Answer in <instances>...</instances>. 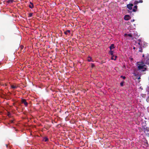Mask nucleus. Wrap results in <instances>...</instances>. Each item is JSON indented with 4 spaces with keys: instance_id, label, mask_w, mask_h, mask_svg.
Returning <instances> with one entry per match:
<instances>
[{
    "instance_id": "obj_17",
    "label": "nucleus",
    "mask_w": 149,
    "mask_h": 149,
    "mask_svg": "<svg viewBox=\"0 0 149 149\" xmlns=\"http://www.w3.org/2000/svg\"><path fill=\"white\" fill-rule=\"evenodd\" d=\"M13 0H9L8 1V2L9 3H12L13 2Z\"/></svg>"
},
{
    "instance_id": "obj_18",
    "label": "nucleus",
    "mask_w": 149,
    "mask_h": 149,
    "mask_svg": "<svg viewBox=\"0 0 149 149\" xmlns=\"http://www.w3.org/2000/svg\"><path fill=\"white\" fill-rule=\"evenodd\" d=\"M33 13H29V17H30L32 16Z\"/></svg>"
},
{
    "instance_id": "obj_10",
    "label": "nucleus",
    "mask_w": 149,
    "mask_h": 149,
    "mask_svg": "<svg viewBox=\"0 0 149 149\" xmlns=\"http://www.w3.org/2000/svg\"><path fill=\"white\" fill-rule=\"evenodd\" d=\"M117 58V56H114V55L112 56L111 57V59L115 60H116Z\"/></svg>"
},
{
    "instance_id": "obj_9",
    "label": "nucleus",
    "mask_w": 149,
    "mask_h": 149,
    "mask_svg": "<svg viewBox=\"0 0 149 149\" xmlns=\"http://www.w3.org/2000/svg\"><path fill=\"white\" fill-rule=\"evenodd\" d=\"M114 45L113 44H112L109 47V48L110 50H111L112 49L114 48Z\"/></svg>"
},
{
    "instance_id": "obj_12",
    "label": "nucleus",
    "mask_w": 149,
    "mask_h": 149,
    "mask_svg": "<svg viewBox=\"0 0 149 149\" xmlns=\"http://www.w3.org/2000/svg\"><path fill=\"white\" fill-rule=\"evenodd\" d=\"M88 61L89 62L93 61L92 58L90 56L88 57Z\"/></svg>"
},
{
    "instance_id": "obj_27",
    "label": "nucleus",
    "mask_w": 149,
    "mask_h": 149,
    "mask_svg": "<svg viewBox=\"0 0 149 149\" xmlns=\"http://www.w3.org/2000/svg\"><path fill=\"white\" fill-rule=\"evenodd\" d=\"M143 57H144V55H143Z\"/></svg>"
},
{
    "instance_id": "obj_19",
    "label": "nucleus",
    "mask_w": 149,
    "mask_h": 149,
    "mask_svg": "<svg viewBox=\"0 0 149 149\" xmlns=\"http://www.w3.org/2000/svg\"><path fill=\"white\" fill-rule=\"evenodd\" d=\"M120 85L121 86H123V82H121L120 83Z\"/></svg>"
},
{
    "instance_id": "obj_11",
    "label": "nucleus",
    "mask_w": 149,
    "mask_h": 149,
    "mask_svg": "<svg viewBox=\"0 0 149 149\" xmlns=\"http://www.w3.org/2000/svg\"><path fill=\"white\" fill-rule=\"evenodd\" d=\"M137 6L136 5L134 7L133 9L132 10V11L133 12H136V10L137 9Z\"/></svg>"
},
{
    "instance_id": "obj_5",
    "label": "nucleus",
    "mask_w": 149,
    "mask_h": 149,
    "mask_svg": "<svg viewBox=\"0 0 149 149\" xmlns=\"http://www.w3.org/2000/svg\"><path fill=\"white\" fill-rule=\"evenodd\" d=\"M144 132L146 135L148 134L149 136V128L146 127L145 128Z\"/></svg>"
},
{
    "instance_id": "obj_1",
    "label": "nucleus",
    "mask_w": 149,
    "mask_h": 149,
    "mask_svg": "<svg viewBox=\"0 0 149 149\" xmlns=\"http://www.w3.org/2000/svg\"><path fill=\"white\" fill-rule=\"evenodd\" d=\"M149 60V55L147 54L146 56V58H144V61L141 62H139L138 64V68L139 70L144 71L146 70V68L145 64L149 65L148 60Z\"/></svg>"
},
{
    "instance_id": "obj_14",
    "label": "nucleus",
    "mask_w": 149,
    "mask_h": 149,
    "mask_svg": "<svg viewBox=\"0 0 149 149\" xmlns=\"http://www.w3.org/2000/svg\"><path fill=\"white\" fill-rule=\"evenodd\" d=\"M109 54L112 56H113V52L111 50H110V51L109 52Z\"/></svg>"
},
{
    "instance_id": "obj_26",
    "label": "nucleus",
    "mask_w": 149,
    "mask_h": 149,
    "mask_svg": "<svg viewBox=\"0 0 149 149\" xmlns=\"http://www.w3.org/2000/svg\"><path fill=\"white\" fill-rule=\"evenodd\" d=\"M133 49H136V48L135 47H134L133 48Z\"/></svg>"
},
{
    "instance_id": "obj_13",
    "label": "nucleus",
    "mask_w": 149,
    "mask_h": 149,
    "mask_svg": "<svg viewBox=\"0 0 149 149\" xmlns=\"http://www.w3.org/2000/svg\"><path fill=\"white\" fill-rule=\"evenodd\" d=\"M70 31L69 30H67L65 32V34L66 35L68 34V33H70Z\"/></svg>"
},
{
    "instance_id": "obj_4",
    "label": "nucleus",
    "mask_w": 149,
    "mask_h": 149,
    "mask_svg": "<svg viewBox=\"0 0 149 149\" xmlns=\"http://www.w3.org/2000/svg\"><path fill=\"white\" fill-rule=\"evenodd\" d=\"M131 19L130 16L128 15H125L124 17V19L125 20L127 21Z\"/></svg>"
},
{
    "instance_id": "obj_2",
    "label": "nucleus",
    "mask_w": 149,
    "mask_h": 149,
    "mask_svg": "<svg viewBox=\"0 0 149 149\" xmlns=\"http://www.w3.org/2000/svg\"><path fill=\"white\" fill-rule=\"evenodd\" d=\"M137 45H139V52H142V47H143V42L141 40L139 39L137 40V42L136 43Z\"/></svg>"
},
{
    "instance_id": "obj_23",
    "label": "nucleus",
    "mask_w": 149,
    "mask_h": 149,
    "mask_svg": "<svg viewBox=\"0 0 149 149\" xmlns=\"http://www.w3.org/2000/svg\"><path fill=\"white\" fill-rule=\"evenodd\" d=\"M13 120H11L10 121V123H13Z\"/></svg>"
},
{
    "instance_id": "obj_3",
    "label": "nucleus",
    "mask_w": 149,
    "mask_h": 149,
    "mask_svg": "<svg viewBox=\"0 0 149 149\" xmlns=\"http://www.w3.org/2000/svg\"><path fill=\"white\" fill-rule=\"evenodd\" d=\"M133 5L132 4H129L127 5V8L130 10H132Z\"/></svg>"
},
{
    "instance_id": "obj_22",
    "label": "nucleus",
    "mask_w": 149,
    "mask_h": 149,
    "mask_svg": "<svg viewBox=\"0 0 149 149\" xmlns=\"http://www.w3.org/2000/svg\"><path fill=\"white\" fill-rule=\"evenodd\" d=\"M128 35L130 37H132V35H131V34H128Z\"/></svg>"
},
{
    "instance_id": "obj_7",
    "label": "nucleus",
    "mask_w": 149,
    "mask_h": 149,
    "mask_svg": "<svg viewBox=\"0 0 149 149\" xmlns=\"http://www.w3.org/2000/svg\"><path fill=\"white\" fill-rule=\"evenodd\" d=\"M143 2L142 0H140L139 1H135L134 2V5H136L139 3H141Z\"/></svg>"
},
{
    "instance_id": "obj_24",
    "label": "nucleus",
    "mask_w": 149,
    "mask_h": 149,
    "mask_svg": "<svg viewBox=\"0 0 149 149\" xmlns=\"http://www.w3.org/2000/svg\"><path fill=\"white\" fill-rule=\"evenodd\" d=\"M134 21H135L134 19H133L132 20H131V22H134Z\"/></svg>"
},
{
    "instance_id": "obj_8",
    "label": "nucleus",
    "mask_w": 149,
    "mask_h": 149,
    "mask_svg": "<svg viewBox=\"0 0 149 149\" xmlns=\"http://www.w3.org/2000/svg\"><path fill=\"white\" fill-rule=\"evenodd\" d=\"M30 4L29 5V7L31 8H32L34 7L33 3L31 2H30Z\"/></svg>"
},
{
    "instance_id": "obj_20",
    "label": "nucleus",
    "mask_w": 149,
    "mask_h": 149,
    "mask_svg": "<svg viewBox=\"0 0 149 149\" xmlns=\"http://www.w3.org/2000/svg\"><path fill=\"white\" fill-rule=\"evenodd\" d=\"M147 102H149V97H148L146 100Z\"/></svg>"
},
{
    "instance_id": "obj_25",
    "label": "nucleus",
    "mask_w": 149,
    "mask_h": 149,
    "mask_svg": "<svg viewBox=\"0 0 149 149\" xmlns=\"http://www.w3.org/2000/svg\"><path fill=\"white\" fill-rule=\"evenodd\" d=\"M94 66V65L93 64H92V67H93Z\"/></svg>"
},
{
    "instance_id": "obj_6",
    "label": "nucleus",
    "mask_w": 149,
    "mask_h": 149,
    "mask_svg": "<svg viewBox=\"0 0 149 149\" xmlns=\"http://www.w3.org/2000/svg\"><path fill=\"white\" fill-rule=\"evenodd\" d=\"M22 102L24 104L25 106H27L28 105V103L26 102V100L24 99H22L21 100Z\"/></svg>"
},
{
    "instance_id": "obj_15",
    "label": "nucleus",
    "mask_w": 149,
    "mask_h": 149,
    "mask_svg": "<svg viewBox=\"0 0 149 149\" xmlns=\"http://www.w3.org/2000/svg\"><path fill=\"white\" fill-rule=\"evenodd\" d=\"M48 138L46 137H45L43 139V141L45 142L47 141H48Z\"/></svg>"
},
{
    "instance_id": "obj_16",
    "label": "nucleus",
    "mask_w": 149,
    "mask_h": 149,
    "mask_svg": "<svg viewBox=\"0 0 149 149\" xmlns=\"http://www.w3.org/2000/svg\"><path fill=\"white\" fill-rule=\"evenodd\" d=\"M11 87L15 89L16 88H17V86H15L13 85L11 86Z\"/></svg>"
},
{
    "instance_id": "obj_21",
    "label": "nucleus",
    "mask_w": 149,
    "mask_h": 149,
    "mask_svg": "<svg viewBox=\"0 0 149 149\" xmlns=\"http://www.w3.org/2000/svg\"><path fill=\"white\" fill-rule=\"evenodd\" d=\"M120 77H121L123 79H125V76H121Z\"/></svg>"
}]
</instances>
